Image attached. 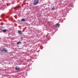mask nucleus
<instances>
[{
  "label": "nucleus",
  "mask_w": 78,
  "mask_h": 78,
  "mask_svg": "<svg viewBox=\"0 0 78 78\" xmlns=\"http://www.w3.org/2000/svg\"><path fill=\"white\" fill-rule=\"evenodd\" d=\"M38 1L37 0H34V5H37L38 3Z\"/></svg>",
  "instance_id": "f257e3e1"
},
{
  "label": "nucleus",
  "mask_w": 78,
  "mask_h": 78,
  "mask_svg": "<svg viewBox=\"0 0 78 78\" xmlns=\"http://www.w3.org/2000/svg\"><path fill=\"white\" fill-rule=\"evenodd\" d=\"M18 33L19 35H22V33L21 31L18 30Z\"/></svg>",
  "instance_id": "f03ea898"
},
{
  "label": "nucleus",
  "mask_w": 78,
  "mask_h": 78,
  "mask_svg": "<svg viewBox=\"0 0 78 78\" xmlns=\"http://www.w3.org/2000/svg\"><path fill=\"white\" fill-rule=\"evenodd\" d=\"M2 51H4L5 52H7V50H6L5 48H4L2 50Z\"/></svg>",
  "instance_id": "7ed1b4c3"
},
{
  "label": "nucleus",
  "mask_w": 78,
  "mask_h": 78,
  "mask_svg": "<svg viewBox=\"0 0 78 78\" xmlns=\"http://www.w3.org/2000/svg\"><path fill=\"white\" fill-rule=\"evenodd\" d=\"M16 68V69L17 70H18L20 69V68L18 66H17Z\"/></svg>",
  "instance_id": "20e7f679"
},
{
  "label": "nucleus",
  "mask_w": 78,
  "mask_h": 78,
  "mask_svg": "<svg viewBox=\"0 0 78 78\" xmlns=\"http://www.w3.org/2000/svg\"><path fill=\"white\" fill-rule=\"evenodd\" d=\"M59 25H60L59 24L57 23L56 24H55V27H58L59 26Z\"/></svg>",
  "instance_id": "39448f33"
},
{
  "label": "nucleus",
  "mask_w": 78,
  "mask_h": 78,
  "mask_svg": "<svg viewBox=\"0 0 78 78\" xmlns=\"http://www.w3.org/2000/svg\"><path fill=\"white\" fill-rule=\"evenodd\" d=\"M17 45H21L22 44V42H19L17 43Z\"/></svg>",
  "instance_id": "423d86ee"
},
{
  "label": "nucleus",
  "mask_w": 78,
  "mask_h": 78,
  "mask_svg": "<svg viewBox=\"0 0 78 78\" xmlns=\"http://www.w3.org/2000/svg\"><path fill=\"white\" fill-rule=\"evenodd\" d=\"M5 29L4 27H2L1 29V30L2 31H3V30H4Z\"/></svg>",
  "instance_id": "0eeeda50"
},
{
  "label": "nucleus",
  "mask_w": 78,
  "mask_h": 78,
  "mask_svg": "<svg viewBox=\"0 0 78 78\" xmlns=\"http://www.w3.org/2000/svg\"><path fill=\"white\" fill-rule=\"evenodd\" d=\"M2 31L3 33H5L6 31H7V30L5 29V30H2Z\"/></svg>",
  "instance_id": "6e6552de"
},
{
  "label": "nucleus",
  "mask_w": 78,
  "mask_h": 78,
  "mask_svg": "<svg viewBox=\"0 0 78 78\" xmlns=\"http://www.w3.org/2000/svg\"><path fill=\"white\" fill-rule=\"evenodd\" d=\"M21 21L23 22L25 21V20L24 19H23L21 20Z\"/></svg>",
  "instance_id": "1a4fd4ad"
},
{
  "label": "nucleus",
  "mask_w": 78,
  "mask_h": 78,
  "mask_svg": "<svg viewBox=\"0 0 78 78\" xmlns=\"http://www.w3.org/2000/svg\"><path fill=\"white\" fill-rule=\"evenodd\" d=\"M55 8H53L51 9V10H53L54 9H55Z\"/></svg>",
  "instance_id": "9d476101"
},
{
  "label": "nucleus",
  "mask_w": 78,
  "mask_h": 78,
  "mask_svg": "<svg viewBox=\"0 0 78 78\" xmlns=\"http://www.w3.org/2000/svg\"><path fill=\"white\" fill-rule=\"evenodd\" d=\"M1 25H2L3 24V23H1Z\"/></svg>",
  "instance_id": "9b49d317"
},
{
  "label": "nucleus",
  "mask_w": 78,
  "mask_h": 78,
  "mask_svg": "<svg viewBox=\"0 0 78 78\" xmlns=\"http://www.w3.org/2000/svg\"><path fill=\"white\" fill-rule=\"evenodd\" d=\"M2 16H3V15H2L1 16V17H2Z\"/></svg>",
  "instance_id": "f8f14e48"
}]
</instances>
